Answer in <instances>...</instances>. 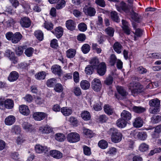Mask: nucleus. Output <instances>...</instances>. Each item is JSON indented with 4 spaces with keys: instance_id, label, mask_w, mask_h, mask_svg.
I'll use <instances>...</instances> for the list:
<instances>
[{
    "instance_id": "nucleus-1",
    "label": "nucleus",
    "mask_w": 161,
    "mask_h": 161,
    "mask_svg": "<svg viewBox=\"0 0 161 161\" xmlns=\"http://www.w3.org/2000/svg\"><path fill=\"white\" fill-rule=\"evenodd\" d=\"M133 0H128V2L130 4L127 5L124 2H121L119 5H115L116 8L118 11L121 13L124 12L126 13H129L131 10L134 14V20L137 22H139V19L138 18V14L133 11V6L132 5Z\"/></svg>"
},
{
    "instance_id": "nucleus-5",
    "label": "nucleus",
    "mask_w": 161,
    "mask_h": 161,
    "mask_svg": "<svg viewBox=\"0 0 161 161\" xmlns=\"http://www.w3.org/2000/svg\"><path fill=\"white\" fill-rule=\"evenodd\" d=\"M106 65L104 62H102L99 64L98 66L96 69L97 72L100 76L105 75L106 71Z\"/></svg>"
},
{
    "instance_id": "nucleus-63",
    "label": "nucleus",
    "mask_w": 161,
    "mask_h": 161,
    "mask_svg": "<svg viewBox=\"0 0 161 161\" xmlns=\"http://www.w3.org/2000/svg\"><path fill=\"white\" fill-rule=\"evenodd\" d=\"M95 3L97 5L101 7H104L106 6V3L104 0H95Z\"/></svg>"
},
{
    "instance_id": "nucleus-23",
    "label": "nucleus",
    "mask_w": 161,
    "mask_h": 161,
    "mask_svg": "<svg viewBox=\"0 0 161 161\" xmlns=\"http://www.w3.org/2000/svg\"><path fill=\"white\" fill-rule=\"evenodd\" d=\"M22 37V36L19 32H16L13 35L12 42L13 43H16L20 40Z\"/></svg>"
},
{
    "instance_id": "nucleus-59",
    "label": "nucleus",
    "mask_w": 161,
    "mask_h": 161,
    "mask_svg": "<svg viewBox=\"0 0 161 161\" xmlns=\"http://www.w3.org/2000/svg\"><path fill=\"white\" fill-rule=\"evenodd\" d=\"M14 21L12 18H10L7 21L4 20L3 23L5 25H6L7 27H9L11 26V24L14 23Z\"/></svg>"
},
{
    "instance_id": "nucleus-12",
    "label": "nucleus",
    "mask_w": 161,
    "mask_h": 161,
    "mask_svg": "<svg viewBox=\"0 0 161 161\" xmlns=\"http://www.w3.org/2000/svg\"><path fill=\"white\" fill-rule=\"evenodd\" d=\"M76 25V23L72 19L68 20L66 22V26L67 28L70 31L75 30Z\"/></svg>"
},
{
    "instance_id": "nucleus-16",
    "label": "nucleus",
    "mask_w": 161,
    "mask_h": 161,
    "mask_svg": "<svg viewBox=\"0 0 161 161\" xmlns=\"http://www.w3.org/2000/svg\"><path fill=\"white\" fill-rule=\"evenodd\" d=\"M19 77V74L16 71L11 72L8 77V80L10 82L16 81Z\"/></svg>"
},
{
    "instance_id": "nucleus-37",
    "label": "nucleus",
    "mask_w": 161,
    "mask_h": 161,
    "mask_svg": "<svg viewBox=\"0 0 161 161\" xmlns=\"http://www.w3.org/2000/svg\"><path fill=\"white\" fill-rule=\"evenodd\" d=\"M66 56L68 58H73L76 54V51L74 49H70L66 51Z\"/></svg>"
},
{
    "instance_id": "nucleus-8",
    "label": "nucleus",
    "mask_w": 161,
    "mask_h": 161,
    "mask_svg": "<svg viewBox=\"0 0 161 161\" xmlns=\"http://www.w3.org/2000/svg\"><path fill=\"white\" fill-rule=\"evenodd\" d=\"M20 22L21 26L25 28L29 27L31 25L30 19L27 17H24L21 18Z\"/></svg>"
},
{
    "instance_id": "nucleus-31",
    "label": "nucleus",
    "mask_w": 161,
    "mask_h": 161,
    "mask_svg": "<svg viewBox=\"0 0 161 161\" xmlns=\"http://www.w3.org/2000/svg\"><path fill=\"white\" fill-rule=\"evenodd\" d=\"M21 4L24 9V11L26 13H28L31 10L30 6L28 4L23 0L21 1Z\"/></svg>"
},
{
    "instance_id": "nucleus-40",
    "label": "nucleus",
    "mask_w": 161,
    "mask_h": 161,
    "mask_svg": "<svg viewBox=\"0 0 161 161\" xmlns=\"http://www.w3.org/2000/svg\"><path fill=\"white\" fill-rule=\"evenodd\" d=\"M102 103L98 100L95 102L94 104L93 105L94 109L96 111H99L101 110L102 109Z\"/></svg>"
},
{
    "instance_id": "nucleus-11",
    "label": "nucleus",
    "mask_w": 161,
    "mask_h": 161,
    "mask_svg": "<svg viewBox=\"0 0 161 161\" xmlns=\"http://www.w3.org/2000/svg\"><path fill=\"white\" fill-rule=\"evenodd\" d=\"M122 28L124 32L127 35H130V30L128 23L126 20L123 19L122 20Z\"/></svg>"
},
{
    "instance_id": "nucleus-45",
    "label": "nucleus",
    "mask_w": 161,
    "mask_h": 161,
    "mask_svg": "<svg viewBox=\"0 0 161 161\" xmlns=\"http://www.w3.org/2000/svg\"><path fill=\"white\" fill-rule=\"evenodd\" d=\"M98 145L102 149H104L108 147V143L105 140H102L99 142Z\"/></svg>"
},
{
    "instance_id": "nucleus-56",
    "label": "nucleus",
    "mask_w": 161,
    "mask_h": 161,
    "mask_svg": "<svg viewBox=\"0 0 161 161\" xmlns=\"http://www.w3.org/2000/svg\"><path fill=\"white\" fill-rule=\"evenodd\" d=\"M36 78L38 80H43L45 79V72H42L36 74L35 75Z\"/></svg>"
},
{
    "instance_id": "nucleus-61",
    "label": "nucleus",
    "mask_w": 161,
    "mask_h": 161,
    "mask_svg": "<svg viewBox=\"0 0 161 161\" xmlns=\"http://www.w3.org/2000/svg\"><path fill=\"white\" fill-rule=\"evenodd\" d=\"M54 90L56 92H61L63 90V86L60 83L57 84L55 85Z\"/></svg>"
},
{
    "instance_id": "nucleus-48",
    "label": "nucleus",
    "mask_w": 161,
    "mask_h": 161,
    "mask_svg": "<svg viewBox=\"0 0 161 161\" xmlns=\"http://www.w3.org/2000/svg\"><path fill=\"white\" fill-rule=\"evenodd\" d=\"M83 132L87 137L91 138L93 136L92 132L88 129H84L83 130Z\"/></svg>"
},
{
    "instance_id": "nucleus-2",
    "label": "nucleus",
    "mask_w": 161,
    "mask_h": 161,
    "mask_svg": "<svg viewBox=\"0 0 161 161\" xmlns=\"http://www.w3.org/2000/svg\"><path fill=\"white\" fill-rule=\"evenodd\" d=\"M108 133L111 136L112 142L118 143L121 140L122 137V134L116 129L111 128L108 131Z\"/></svg>"
},
{
    "instance_id": "nucleus-50",
    "label": "nucleus",
    "mask_w": 161,
    "mask_h": 161,
    "mask_svg": "<svg viewBox=\"0 0 161 161\" xmlns=\"http://www.w3.org/2000/svg\"><path fill=\"white\" fill-rule=\"evenodd\" d=\"M113 80V77L109 75L106 77L105 80L104 81V83L107 85H110L112 84Z\"/></svg>"
},
{
    "instance_id": "nucleus-22",
    "label": "nucleus",
    "mask_w": 161,
    "mask_h": 161,
    "mask_svg": "<svg viewBox=\"0 0 161 161\" xmlns=\"http://www.w3.org/2000/svg\"><path fill=\"white\" fill-rule=\"evenodd\" d=\"M50 154L53 157L57 159L61 158L63 155L61 153L56 150L51 151H50Z\"/></svg>"
},
{
    "instance_id": "nucleus-33",
    "label": "nucleus",
    "mask_w": 161,
    "mask_h": 161,
    "mask_svg": "<svg viewBox=\"0 0 161 161\" xmlns=\"http://www.w3.org/2000/svg\"><path fill=\"white\" fill-rule=\"evenodd\" d=\"M90 65L94 69H96L99 65V62L98 58H94L91 59L90 61Z\"/></svg>"
},
{
    "instance_id": "nucleus-24",
    "label": "nucleus",
    "mask_w": 161,
    "mask_h": 161,
    "mask_svg": "<svg viewBox=\"0 0 161 161\" xmlns=\"http://www.w3.org/2000/svg\"><path fill=\"white\" fill-rule=\"evenodd\" d=\"M149 105L151 107L160 106V100L157 98L152 99L149 101Z\"/></svg>"
},
{
    "instance_id": "nucleus-26",
    "label": "nucleus",
    "mask_w": 161,
    "mask_h": 161,
    "mask_svg": "<svg viewBox=\"0 0 161 161\" xmlns=\"http://www.w3.org/2000/svg\"><path fill=\"white\" fill-rule=\"evenodd\" d=\"M5 107L8 109H12L14 107V102L11 99H8L5 101L4 103Z\"/></svg>"
},
{
    "instance_id": "nucleus-34",
    "label": "nucleus",
    "mask_w": 161,
    "mask_h": 161,
    "mask_svg": "<svg viewBox=\"0 0 161 161\" xmlns=\"http://www.w3.org/2000/svg\"><path fill=\"white\" fill-rule=\"evenodd\" d=\"M116 89L118 92L122 96H125L128 94L126 90L121 86H117Z\"/></svg>"
},
{
    "instance_id": "nucleus-20",
    "label": "nucleus",
    "mask_w": 161,
    "mask_h": 161,
    "mask_svg": "<svg viewBox=\"0 0 161 161\" xmlns=\"http://www.w3.org/2000/svg\"><path fill=\"white\" fill-rule=\"evenodd\" d=\"M63 28L60 26L56 28L54 31H52L58 38H60L61 37L63 34Z\"/></svg>"
},
{
    "instance_id": "nucleus-19",
    "label": "nucleus",
    "mask_w": 161,
    "mask_h": 161,
    "mask_svg": "<svg viewBox=\"0 0 161 161\" xmlns=\"http://www.w3.org/2000/svg\"><path fill=\"white\" fill-rule=\"evenodd\" d=\"M39 130L42 133L48 134L53 131L52 128L48 125L40 127Z\"/></svg>"
},
{
    "instance_id": "nucleus-55",
    "label": "nucleus",
    "mask_w": 161,
    "mask_h": 161,
    "mask_svg": "<svg viewBox=\"0 0 161 161\" xmlns=\"http://www.w3.org/2000/svg\"><path fill=\"white\" fill-rule=\"evenodd\" d=\"M105 112L107 114L110 115L113 113V110L111 107L108 105H106L104 107Z\"/></svg>"
},
{
    "instance_id": "nucleus-47",
    "label": "nucleus",
    "mask_w": 161,
    "mask_h": 161,
    "mask_svg": "<svg viewBox=\"0 0 161 161\" xmlns=\"http://www.w3.org/2000/svg\"><path fill=\"white\" fill-rule=\"evenodd\" d=\"M57 3L56 8L57 9H61L65 5L66 2L64 0H61L60 2H58Z\"/></svg>"
},
{
    "instance_id": "nucleus-14",
    "label": "nucleus",
    "mask_w": 161,
    "mask_h": 161,
    "mask_svg": "<svg viewBox=\"0 0 161 161\" xmlns=\"http://www.w3.org/2000/svg\"><path fill=\"white\" fill-rule=\"evenodd\" d=\"M51 69L53 73L58 75L59 76H61L62 72L60 66L57 65H54L52 66Z\"/></svg>"
},
{
    "instance_id": "nucleus-52",
    "label": "nucleus",
    "mask_w": 161,
    "mask_h": 161,
    "mask_svg": "<svg viewBox=\"0 0 161 161\" xmlns=\"http://www.w3.org/2000/svg\"><path fill=\"white\" fill-rule=\"evenodd\" d=\"M94 69L92 66L88 65L86 67L85 71L86 74L90 75L92 74Z\"/></svg>"
},
{
    "instance_id": "nucleus-27",
    "label": "nucleus",
    "mask_w": 161,
    "mask_h": 161,
    "mask_svg": "<svg viewBox=\"0 0 161 161\" xmlns=\"http://www.w3.org/2000/svg\"><path fill=\"white\" fill-rule=\"evenodd\" d=\"M127 123V122L126 120L121 118L117 120L116 124L118 127L123 128L126 126Z\"/></svg>"
},
{
    "instance_id": "nucleus-46",
    "label": "nucleus",
    "mask_w": 161,
    "mask_h": 161,
    "mask_svg": "<svg viewBox=\"0 0 161 161\" xmlns=\"http://www.w3.org/2000/svg\"><path fill=\"white\" fill-rule=\"evenodd\" d=\"M149 148L148 145L145 143H143L140 145L139 148V150L142 152H144L147 150Z\"/></svg>"
},
{
    "instance_id": "nucleus-41",
    "label": "nucleus",
    "mask_w": 161,
    "mask_h": 161,
    "mask_svg": "<svg viewBox=\"0 0 161 161\" xmlns=\"http://www.w3.org/2000/svg\"><path fill=\"white\" fill-rule=\"evenodd\" d=\"M114 29L111 27H108L105 30L106 34L111 37L114 36Z\"/></svg>"
},
{
    "instance_id": "nucleus-30",
    "label": "nucleus",
    "mask_w": 161,
    "mask_h": 161,
    "mask_svg": "<svg viewBox=\"0 0 161 161\" xmlns=\"http://www.w3.org/2000/svg\"><path fill=\"white\" fill-rule=\"evenodd\" d=\"M133 27L134 28H136V26L134 24H133ZM142 31L139 28L136 29V31L135 34V36L134 37V40L136 41L138 39V37H141L142 35Z\"/></svg>"
},
{
    "instance_id": "nucleus-17",
    "label": "nucleus",
    "mask_w": 161,
    "mask_h": 161,
    "mask_svg": "<svg viewBox=\"0 0 161 161\" xmlns=\"http://www.w3.org/2000/svg\"><path fill=\"white\" fill-rule=\"evenodd\" d=\"M133 124L135 127H141L143 125V121L140 117H137L134 119Z\"/></svg>"
},
{
    "instance_id": "nucleus-25",
    "label": "nucleus",
    "mask_w": 161,
    "mask_h": 161,
    "mask_svg": "<svg viewBox=\"0 0 161 161\" xmlns=\"http://www.w3.org/2000/svg\"><path fill=\"white\" fill-rule=\"evenodd\" d=\"M132 110L136 113L141 114L146 111V108L142 106H134L132 108Z\"/></svg>"
},
{
    "instance_id": "nucleus-54",
    "label": "nucleus",
    "mask_w": 161,
    "mask_h": 161,
    "mask_svg": "<svg viewBox=\"0 0 161 161\" xmlns=\"http://www.w3.org/2000/svg\"><path fill=\"white\" fill-rule=\"evenodd\" d=\"M160 111V106L151 107L149 109V112L152 114H156Z\"/></svg>"
},
{
    "instance_id": "nucleus-44",
    "label": "nucleus",
    "mask_w": 161,
    "mask_h": 161,
    "mask_svg": "<svg viewBox=\"0 0 161 161\" xmlns=\"http://www.w3.org/2000/svg\"><path fill=\"white\" fill-rule=\"evenodd\" d=\"M137 136L140 140L144 141L146 139L147 136L146 132H140L137 133Z\"/></svg>"
},
{
    "instance_id": "nucleus-49",
    "label": "nucleus",
    "mask_w": 161,
    "mask_h": 161,
    "mask_svg": "<svg viewBox=\"0 0 161 161\" xmlns=\"http://www.w3.org/2000/svg\"><path fill=\"white\" fill-rule=\"evenodd\" d=\"M72 92L75 96H80L81 94V90L80 88L77 86H75L73 88Z\"/></svg>"
},
{
    "instance_id": "nucleus-36",
    "label": "nucleus",
    "mask_w": 161,
    "mask_h": 161,
    "mask_svg": "<svg viewBox=\"0 0 161 161\" xmlns=\"http://www.w3.org/2000/svg\"><path fill=\"white\" fill-rule=\"evenodd\" d=\"M117 60L116 56L114 54H112L109 59V63L111 66H114Z\"/></svg>"
},
{
    "instance_id": "nucleus-6",
    "label": "nucleus",
    "mask_w": 161,
    "mask_h": 161,
    "mask_svg": "<svg viewBox=\"0 0 161 161\" xmlns=\"http://www.w3.org/2000/svg\"><path fill=\"white\" fill-rule=\"evenodd\" d=\"M83 11L86 15L90 17L94 16L96 13L95 9L92 7L85 6L83 8Z\"/></svg>"
},
{
    "instance_id": "nucleus-43",
    "label": "nucleus",
    "mask_w": 161,
    "mask_h": 161,
    "mask_svg": "<svg viewBox=\"0 0 161 161\" xmlns=\"http://www.w3.org/2000/svg\"><path fill=\"white\" fill-rule=\"evenodd\" d=\"M111 16L112 19L114 21L117 22H119L120 21V19L116 12L115 11L111 12Z\"/></svg>"
},
{
    "instance_id": "nucleus-32",
    "label": "nucleus",
    "mask_w": 161,
    "mask_h": 161,
    "mask_svg": "<svg viewBox=\"0 0 161 161\" xmlns=\"http://www.w3.org/2000/svg\"><path fill=\"white\" fill-rule=\"evenodd\" d=\"M89 82L86 80H82L80 83V86L81 88L83 90H87L90 86Z\"/></svg>"
},
{
    "instance_id": "nucleus-28",
    "label": "nucleus",
    "mask_w": 161,
    "mask_h": 161,
    "mask_svg": "<svg viewBox=\"0 0 161 161\" xmlns=\"http://www.w3.org/2000/svg\"><path fill=\"white\" fill-rule=\"evenodd\" d=\"M61 112L65 116H68L72 113L71 109L67 107L62 108L61 109Z\"/></svg>"
},
{
    "instance_id": "nucleus-3",
    "label": "nucleus",
    "mask_w": 161,
    "mask_h": 161,
    "mask_svg": "<svg viewBox=\"0 0 161 161\" xmlns=\"http://www.w3.org/2000/svg\"><path fill=\"white\" fill-rule=\"evenodd\" d=\"M130 89L132 94L141 93L144 91V88L143 86L139 83L133 82L131 84Z\"/></svg>"
},
{
    "instance_id": "nucleus-9",
    "label": "nucleus",
    "mask_w": 161,
    "mask_h": 161,
    "mask_svg": "<svg viewBox=\"0 0 161 161\" xmlns=\"http://www.w3.org/2000/svg\"><path fill=\"white\" fill-rule=\"evenodd\" d=\"M22 127L26 132H31L34 130L33 126L30 123L26 122H24L23 123Z\"/></svg>"
},
{
    "instance_id": "nucleus-4",
    "label": "nucleus",
    "mask_w": 161,
    "mask_h": 161,
    "mask_svg": "<svg viewBox=\"0 0 161 161\" xmlns=\"http://www.w3.org/2000/svg\"><path fill=\"white\" fill-rule=\"evenodd\" d=\"M67 138L69 142L74 143L79 141L80 140V137L77 133L71 132L67 135Z\"/></svg>"
},
{
    "instance_id": "nucleus-42",
    "label": "nucleus",
    "mask_w": 161,
    "mask_h": 161,
    "mask_svg": "<svg viewBox=\"0 0 161 161\" xmlns=\"http://www.w3.org/2000/svg\"><path fill=\"white\" fill-rule=\"evenodd\" d=\"M57 80L54 78H51L48 79L47 82V86L50 87H53L56 85Z\"/></svg>"
},
{
    "instance_id": "nucleus-51",
    "label": "nucleus",
    "mask_w": 161,
    "mask_h": 161,
    "mask_svg": "<svg viewBox=\"0 0 161 161\" xmlns=\"http://www.w3.org/2000/svg\"><path fill=\"white\" fill-rule=\"evenodd\" d=\"M81 49L82 52L85 54L87 53L90 50V47L89 44H85L82 47Z\"/></svg>"
},
{
    "instance_id": "nucleus-7",
    "label": "nucleus",
    "mask_w": 161,
    "mask_h": 161,
    "mask_svg": "<svg viewBox=\"0 0 161 161\" xmlns=\"http://www.w3.org/2000/svg\"><path fill=\"white\" fill-rule=\"evenodd\" d=\"M92 89L95 91H99L102 87L100 80L98 79H94L92 81Z\"/></svg>"
},
{
    "instance_id": "nucleus-29",
    "label": "nucleus",
    "mask_w": 161,
    "mask_h": 161,
    "mask_svg": "<svg viewBox=\"0 0 161 161\" xmlns=\"http://www.w3.org/2000/svg\"><path fill=\"white\" fill-rule=\"evenodd\" d=\"M113 47L114 51L117 53L119 54L121 53L122 46L118 42H115Z\"/></svg>"
},
{
    "instance_id": "nucleus-35",
    "label": "nucleus",
    "mask_w": 161,
    "mask_h": 161,
    "mask_svg": "<svg viewBox=\"0 0 161 161\" xmlns=\"http://www.w3.org/2000/svg\"><path fill=\"white\" fill-rule=\"evenodd\" d=\"M34 35L36 38L39 41H42L43 39V34L41 30L36 31L34 32Z\"/></svg>"
},
{
    "instance_id": "nucleus-38",
    "label": "nucleus",
    "mask_w": 161,
    "mask_h": 161,
    "mask_svg": "<svg viewBox=\"0 0 161 161\" xmlns=\"http://www.w3.org/2000/svg\"><path fill=\"white\" fill-rule=\"evenodd\" d=\"M82 118L85 120H89L91 118V115L89 112L84 111L81 114Z\"/></svg>"
},
{
    "instance_id": "nucleus-53",
    "label": "nucleus",
    "mask_w": 161,
    "mask_h": 161,
    "mask_svg": "<svg viewBox=\"0 0 161 161\" xmlns=\"http://www.w3.org/2000/svg\"><path fill=\"white\" fill-rule=\"evenodd\" d=\"M43 26L47 30H51L53 28V25L51 22L45 21Z\"/></svg>"
},
{
    "instance_id": "nucleus-13",
    "label": "nucleus",
    "mask_w": 161,
    "mask_h": 161,
    "mask_svg": "<svg viewBox=\"0 0 161 161\" xmlns=\"http://www.w3.org/2000/svg\"><path fill=\"white\" fill-rule=\"evenodd\" d=\"M35 148L36 152L39 153H45L48 151V148L47 147L40 145H36Z\"/></svg>"
},
{
    "instance_id": "nucleus-39",
    "label": "nucleus",
    "mask_w": 161,
    "mask_h": 161,
    "mask_svg": "<svg viewBox=\"0 0 161 161\" xmlns=\"http://www.w3.org/2000/svg\"><path fill=\"white\" fill-rule=\"evenodd\" d=\"M55 139L59 142H63L65 139L64 135L61 133H57L55 135Z\"/></svg>"
},
{
    "instance_id": "nucleus-64",
    "label": "nucleus",
    "mask_w": 161,
    "mask_h": 161,
    "mask_svg": "<svg viewBox=\"0 0 161 161\" xmlns=\"http://www.w3.org/2000/svg\"><path fill=\"white\" fill-rule=\"evenodd\" d=\"M11 132L15 134H18L20 133V129L18 126H14L12 128L11 130Z\"/></svg>"
},
{
    "instance_id": "nucleus-60",
    "label": "nucleus",
    "mask_w": 161,
    "mask_h": 161,
    "mask_svg": "<svg viewBox=\"0 0 161 161\" xmlns=\"http://www.w3.org/2000/svg\"><path fill=\"white\" fill-rule=\"evenodd\" d=\"M78 28L80 31L84 32L86 31L87 27L86 25L84 23H81L78 25Z\"/></svg>"
},
{
    "instance_id": "nucleus-15",
    "label": "nucleus",
    "mask_w": 161,
    "mask_h": 161,
    "mask_svg": "<svg viewBox=\"0 0 161 161\" xmlns=\"http://www.w3.org/2000/svg\"><path fill=\"white\" fill-rule=\"evenodd\" d=\"M19 111L23 115H28L30 113V110L27 106L23 105L19 107Z\"/></svg>"
},
{
    "instance_id": "nucleus-10",
    "label": "nucleus",
    "mask_w": 161,
    "mask_h": 161,
    "mask_svg": "<svg viewBox=\"0 0 161 161\" xmlns=\"http://www.w3.org/2000/svg\"><path fill=\"white\" fill-rule=\"evenodd\" d=\"M46 116L45 113L42 112H36L33 115V118L36 120L41 121L44 119Z\"/></svg>"
},
{
    "instance_id": "nucleus-62",
    "label": "nucleus",
    "mask_w": 161,
    "mask_h": 161,
    "mask_svg": "<svg viewBox=\"0 0 161 161\" xmlns=\"http://www.w3.org/2000/svg\"><path fill=\"white\" fill-rule=\"evenodd\" d=\"M151 122L153 123H157L160 121V116L159 115H154L151 118Z\"/></svg>"
},
{
    "instance_id": "nucleus-57",
    "label": "nucleus",
    "mask_w": 161,
    "mask_h": 161,
    "mask_svg": "<svg viewBox=\"0 0 161 161\" xmlns=\"http://www.w3.org/2000/svg\"><path fill=\"white\" fill-rule=\"evenodd\" d=\"M10 53H11V55H10L9 56L10 59L14 64H16L17 63L18 61L17 58L15 57L14 53L10 51L9 53L10 54Z\"/></svg>"
},
{
    "instance_id": "nucleus-58",
    "label": "nucleus",
    "mask_w": 161,
    "mask_h": 161,
    "mask_svg": "<svg viewBox=\"0 0 161 161\" xmlns=\"http://www.w3.org/2000/svg\"><path fill=\"white\" fill-rule=\"evenodd\" d=\"M34 52V49L32 47H29L26 49L25 52V54L28 57L31 56Z\"/></svg>"
},
{
    "instance_id": "nucleus-18",
    "label": "nucleus",
    "mask_w": 161,
    "mask_h": 161,
    "mask_svg": "<svg viewBox=\"0 0 161 161\" xmlns=\"http://www.w3.org/2000/svg\"><path fill=\"white\" fill-rule=\"evenodd\" d=\"M121 116L122 118L127 121L131 119V114L129 112L126 110H124L121 114Z\"/></svg>"
},
{
    "instance_id": "nucleus-21",
    "label": "nucleus",
    "mask_w": 161,
    "mask_h": 161,
    "mask_svg": "<svg viewBox=\"0 0 161 161\" xmlns=\"http://www.w3.org/2000/svg\"><path fill=\"white\" fill-rule=\"evenodd\" d=\"M15 121V117L13 115H9L5 119V123L7 125H10L13 124Z\"/></svg>"
}]
</instances>
